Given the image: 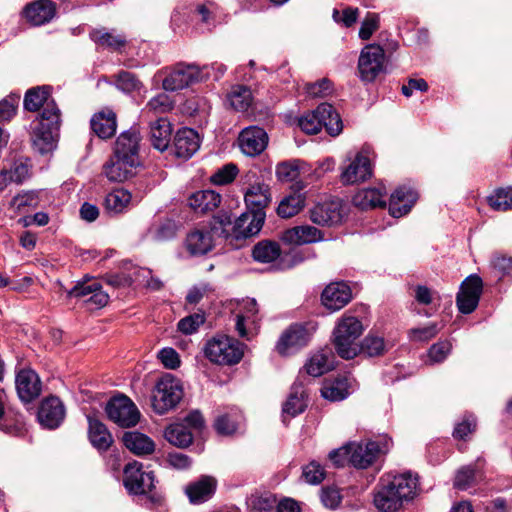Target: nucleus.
I'll return each mask as SVG.
<instances>
[{"label": "nucleus", "instance_id": "5", "mask_svg": "<svg viewBox=\"0 0 512 512\" xmlns=\"http://www.w3.org/2000/svg\"><path fill=\"white\" fill-rule=\"evenodd\" d=\"M205 356L219 365H233L243 357L242 345L226 335H217L208 340L204 348Z\"/></svg>", "mask_w": 512, "mask_h": 512}, {"label": "nucleus", "instance_id": "2", "mask_svg": "<svg viewBox=\"0 0 512 512\" xmlns=\"http://www.w3.org/2000/svg\"><path fill=\"white\" fill-rule=\"evenodd\" d=\"M417 488V478L410 472L382 478L374 494V505L382 512H396L404 500L411 499Z\"/></svg>", "mask_w": 512, "mask_h": 512}, {"label": "nucleus", "instance_id": "63", "mask_svg": "<svg viewBox=\"0 0 512 512\" xmlns=\"http://www.w3.org/2000/svg\"><path fill=\"white\" fill-rule=\"evenodd\" d=\"M140 81L130 72L122 71L117 76V87L124 92L138 90Z\"/></svg>", "mask_w": 512, "mask_h": 512}, {"label": "nucleus", "instance_id": "64", "mask_svg": "<svg viewBox=\"0 0 512 512\" xmlns=\"http://www.w3.org/2000/svg\"><path fill=\"white\" fill-rule=\"evenodd\" d=\"M99 286L100 284L96 281L91 283H78L68 292V296L87 299L94 291L98 290Z\"/></svg>", "mask_w": 512, "mask_h": 512}, {"label": "nucleus", "instance_id": "59", "mask_svg": "<svg viewBox=\"0 0 512 512\" xmlns=\"http://www.w3.org/2000/svg\"><path fill=\"white\" fill-rule=\"evenodd\" d=\"M276 175L280 181L290 182L299 175L298 165L294 162H283L277 165Z\"/></svg>", "mask_w": 512, "mask_h": 512}, {"label": "nucleus", "instance_id": "6", "mask_svg": "<svg viewBox=\"0 0 512 512\" xmlns=\"http://www.w3.org/2000/svg\"><path fill=\"white\" fill-rule=\"evenodd\" d=\"M183 390L179 380L167 374L156 384L152 395V407L158 414L173 409L182 399Z\"/></svg>", "mask_w": 512, "mask_h": 512}, {"label": "nucleus", "instance_id": "55", "mask_svg": "<svg viewBox=\"0 0 512 512\" xmlns=\"http://www.w3.org/2000/svg\"><path fill=\"white\" fill-rule=\"evenodd\" d=\"M306 408V402L303 395L297 393L290 394L289 398L283 405V413L294 417L302 413Z\"/></svg>", "mask_w": 512, "mask_h": 512}, {"label": "nucleus", "instance_id": "38", "mask_svg": "<svg viewBox=\"0 0 512 512\" xmlns=\"http://www.w3.org/2000/svg\"><path fill=\"white\" fill-rule=\"evenodd\" d=\"M332 358L329 351H319L310 357L305 369L309 375L319 377L333 368Z\"/></svg>", "mask_w": 512, "mask_h": 512}, {"label": "nucleus", "instance_id": "25", "mask_svg": "<svg viewBox=\"0 0 512 512\" xmlns=\"http://www.w3.org/2000/svg\"><path fill=\"white\" fill-rule=\"evenodd\" d=\"M55 5L49 0H37L26 6L24 16L33 26L48 23L55 16Z\"/></svg>", "mask_w": 512, "mask_h": 512}, {"label": "nucleus", "instance_id": "54", "mask_svg": "<svg viewBox=\"0 0 512 512\" xmlns=\"http://www.w3.org/2000/svg\"><path fill=\"white\" fill-rule=\"evenodd\" d=\"M441 330L436 323H432L426 327L410 329L408 334L412 341L426 342L434 338Z\"/></svg>", "mask_w": 512, "mask_h": 512}, {"label": "nucleus", "instance_id": "18", "mask_svg": "<svg viewBox=\"0 0 512 512\" xmlns=\"http://www.w3.org/2000/svg\"><path fill=\"white\" fill-rule=\"evenodd\" d=\"M200 143V136L194 129H179L173 140L174 153L178 158L189 159L198 151Z\"/></svg>", "mask_w": 512, "mask_h": 512}, {"label": "nucleus", "instance_id": "34", "mask_svg": "<svg viewBox=\"0 0 512 512\" xmlns=\"http://www.w3.org/2000/svg\"><path fill=\"white\" fill-rule=\"evenodd\" d=\"M88 423V435L91 444L100 451L107 450L111 446L113 438L106 426L91 416H88Z\"/></svg>", "mask_w": 512, "mask_h": 512}, {"label": "nucleus", "instance_id": "32", "mask_svg": "<svg viewBox=\"0 0 512 512\" xmlns=\"http://www.w3.org/2000/svg\"><path fill=\"white\" fill-rule=\"evenodd\" d=\"M216 481L209 476H203L198 481L186 487V494L191 503L198 504L207 501L215 492Z\"/></svg>", "mask_w": 512, "mask_h": 512}, {"label": "nucleus", "instance_id": "21", "mask_svg": "<svg viewBox=\"0 0 512 512\" xmlns=\"http://www.w3.org/2000/svg\"><path fill=\"white\" fill-rule=\"evenodd\" d=\"M352 298L350 287L344 282L329 284L322 292L323 305L331 310L337 311L343 308Z\"/></svg>", "mask_w": 512, "mask_h": 512}, {"label": "nucleus", "instance_id": "48", "mask_svg": "<svg viewBox=\"0 0 512 512\" xmlns=\"http://www.w3.org/2000/svg\"><path fill=\"white\" fill-rule=\"evenodd\" d=\"M249 503L253 510L268 512L277 506V499L270 492L255 493L249 498Z\"/></svg>", "mask_w": 512, "mask_h": 512}, {"label": "nucleus", "instance_id": "60", "mask_svg": "<svg viewBox=\"0 0 512 512\" xmlns=\"http://www.w3.org/2000/svg\"><path fill=\"white\" fill-rule=\"evenodd\" d=\"M332 90V83L327 78L306 85V92L312 97H325L331 94Z\"/></svg>", "mask_w": 512, "mask_h": 512}, {"label": "nucleus", "instance_id": "43", "mask_svg": "<svg viewBox=\"0 0 512 512\" xmlns=\"http://www.w3.org/2000/svg\"><path fill=\"white\" fill-rule=\"evenodd\" d=\"M305 205V197L301 193H293L285 197L278 205L277 213L282 218H291L298 214Z\"/></svg>", "mask_w": 512, "mask_h": 512}, {"label": "nucleus", "instance_id": "12", "mask_svg": "<svg viewBox=\"0 0 512 512\" xmlns=\"http://www.w3.org/2000/svg\"><path fill=\"white\" fill-rule=\"evenodd\" d=\"M314 327L302 324L291 325L279 338L276 349L279 354L286 356L297 352L308 344Z\"/></svg>", "mask_w": 512, "mask_h": 512}, {"label": "nucleus", "instance_id": "22", "mask_svg": "<svg viewBox=\"0 0 512 512\" xmlns=\"http://www.w3.org/2000/svg\"><path fill=\"white\" fill-rule=\"evenodd\" d=\"M418 198L417 192L406 186L398 187L390 196L389 199V212L395 217H402L406 215Z\"/></svg>", "mask_w": 512, "mask_h": 512}, {"label": "nucleus", "instance_id": "9", "mask_svg": "<svg viewBox=\"0 0 512 512\" xmlns=\"http://www.w3.org/2000/svg\"><path fill=\"white\" fill-rule=\"evenodd\" d=\"M389 450V443L385 440L352 442L349 443V463L357 469H366L374 463L381 453Z\"/></svg>", "mask_w": 512, "mask_h": 512}, {"label": "nucleus", "instance_id": "42", "mask_svg": "<svg viewBox=\"0 0 512 512\" xmlns=\"http://www.w3.org/2000/svg\"><path fill=\"white\" fill-rule=\"evenodd\" d=\"M164 435L168 442L178 447H187L193 440L191 431L183 423L170 425L166 428Z\"/></svg>", "mask_w": 512, "mask_h": 512}, {"label": "nucleus", "instance_id": "14", "mask_svg": "<svg viewBox=\"0 0 512 512\" xmlns=\"http://www.w3.org/2000/svg\"><path fill=\"white\" fill-rule=\"evenodd\" d=\"M212 228L213 219L209 226H202L188 233L185 243L191 255H205L213 249L216 239H224V235L215 234Z\"/></svg>", "mask_w": 512, "mask_h": 512}, {"label": "nucleus", "instance_id": "44", "mask_svg": "<svg viewBox=\"0 0 512 512\" xmlns=\"http://www.w3.org/2000/svg\"><path fill=\"white\" fill-rule=\"evenodd\" d=\"M252 99L251 90L242 85L232 87L228 94L231 107L237 111H246L250 107Z\"/></svg>", "mask_w": 512, "mask_h": 512}, {"label": "nucleus", "instance_id": "3", "mask_svg": "<svg viewBox=\"0 0 512 512\" xmlns=\"http://www.w3.org/2000/svg\"><path fill=\"white\" fill-rule=\"evenodd\" d=\"M265 220V212H254L249 210L241 214L235 221H232L228 212H221L213 217V228L215 234L224 235V239H243L259 233Z\"/></svg>", "mask_w": 512, "mask_h": 512}, {"label": "nucleus", "instance_id": "1", "mask_svg": "<svg viewBox=\"0 0 512 512\" xmlns=\"http://www.w3.org/2000/svg\"><path fill=\"white\" fill-rule=\"evenodd\" d=\"M24 108L32 112L42 108L41 113L31 123L32 142L39 153L50 152L55 147L60 128V111L54 100L49 98V88L29 89L24 97Z\"/></svg>", "mask_w": 512, "mask_h": 512}, {"label": "nucleus", "instance_id": "35", "mask_svg": "<svg viewBox=\"0 0 512 512\" xmlns=\"http://www.w3.org/2000/svg\"><path fill=\"white\" fill-rule=\"evenodd\" d=\"M172 127L166 118H159L151 124L150 140L154 148L165 151L170 143Z\"/></svg>", "mask_w": 512, "mask_h": 512}, {"label": "nucleus", "instance_id": "24", "mask_svg": "<svg viewBox=\"0 0 512 512\" xmlns=\"http://www.w3.org/2000/svg\"><path fill=\"white\" fill-rule=\"evenodd\" d=\"M310 219L318 225H334L341 222V206L338 201H327L315 205L310 211Z\"/></svg>", "mask_w": 512, "mask_h": 512}, {"label": "nucleus", "instance_id": "13", "mask_svg": "<svg viewBox=\"0 0 512 512\" xmlns=\"http://www.w3.org/2000/svg\"><path fill=\"white\" fill-rule=\"evenodd\" d=\"M123 482L129 493L145 494L154 487V475L152 472L142 471V464L133 461L124 468Z\"/></svg>", "mask_w": 512, "mask_h": 512}, {"label": "nucleus", "instance_id": "56", "mask_svg": "<svg viewBox=\"0 0 512 512\" xmlns=\"http://www.w3.org/2000/svg\"><path fill=\"white\" fill-rule=\"evenodd\" d=\"M303 477L309 484H319L325 478L323 467L316 461H311L303 469Z\"/></svg>", "mask_w": 512, "mask_h": 512}, {"label": "nucleus", "instance_id": "31", "mask_svg": "<svg viewBox=\"0 0 512 512\" xmlns=\"http://www.w3.org/2000/svg\"><path fill=\"white\" fill-rule=\"evenodd\" d=\"M122 440L125 447L138 456L149 455L155 450L154 441L138 431L125 432Z\"/></svg>", "mask_w": 512, "mask_h": 512}, {"label": "nucleus", "instance_id": "10", "mask_svg": "<svg viewBox=\"0 0 512 512\" xmlns=\"http://www.w3.org/2000/svg\"><path fill=\"white\" fill-rule=\"evenodd\" d=\"M108 418L123 428L135 426L140 419L136 405L124 395L112 398L106 405Z\"/></svg>", "mask_w": 512, "mask_h": 512}, {"label": "nucleus", "instance_id": "20", "mask_svg": "<svg viewBox=\"0 0 512 512\" xmlns=\"http://www.w3.org/2000/svg\"><path fill=\"white\" fill-rule=\"evenodd\" d=\"M64 416V407L59 398L48 397L42 401L38 411V420L42 426L49 429L57 428Z\"/></svg>", "mask_w": 512, "mask_h": 512}, {"label": "nucleus", "instance_id": "39", "mask_svg": "<svg viewBox=\"0 0 512 512\" xmlns=\"http://www.w3.org/2000/svg\"><path fill=\"white\" fill-rule=\"evenodd\" d=\"M349 381L347 377H339L332 381L325 382L321 394L330 401H341L349 395Z\"/></svg>", "mask_w": 512, "mask_h": 512}, {"label": "nucleus", "instance_id": "8", "mask_svg": "<svg viewBox=\"0 0 512 512\" xmlns=\"http://www.w3.org/2000/svg\"><path fill=\"white\" fill-rule=\"evenodd\" d=\"M359 77L364 82H373L385 72V52L378 44H368L360 52L358 59Z\"/></svg>", "mask_w": 512, "mask_h": 512}, {"label": "nucleus", "instance_id": "40", "mask_svg": "<svg viewBox=\"0 0 512 512\" xmlns=\"http://www.w3.org/2000/svg\"><path fill=\"white\" fill-rule=\"evenodd\" d=\"M252 255L257 262L270 263L280 257L281 248L275 241L262 240L253 247Z\"/></svg>", "mask_w": 512, "mask_h": 512}, {"label": "nucleus", "instance_id": "17", "mask_svg": "<svg viewBox=\"0 0 512 512\" xmlns=\"http://www.w3.org/2000/svg\"><path fill=\"white\" fill-rule=\"evenodd\" d=\"M15 385L19 398L26 403L36 399L42 389L40 378L32 369L20 370L16 375Z\"/></svg>", "mask_w": 512, "mask_h": 512}, {"label": "nucleus", "instance_id": "62", "mask_svg": "<svg viewBox=\"0 0 512 512\" xmlns=\"http://www.w3.org/2000/svg\"><path fill=\"white\" fill-rule=\"evenodd\" d=\"M451 348L452 345L449 341H440L433 344L428 352L430 360L435 363L444 361L449 355Z\"/></svg>", "mask_w": 512, "mask_h": 512}, {"label": "nucleus", "instance_id": "11", "mask_svg": "<svg viewBox=\"0 0 512 512\" xmlns=\"http://www.w3.org/2000/svg\"><path fill=\"white\" fill-rule=\"evenodd\" d=\"M370 148L363 147L349 163L342 168L341 181L350 185L366 181L372 176Z\"/></svg>", "mask_w": 512, "mask_h": 512}, {"label": "nucleus", "instance_id": "37", "mask_svg": "<svg viewBox=\"0 0 512 512\" xmlns=\"http://www.w3.org/2000/svg\"><path fill=\"white\" fill-rule=\"evenodd\" d=\"M129 191L118 188L108 193L104 199V207L110 214H119L126 210L131 202Z\"/></svg>", "mask_w": 512, "mask_h": 512}, {"label": "nucleus", "instance_id": "7", "mask_svg": "<svg viewBox=\"0 0 512 512\" xmlns=\"http://www.w3.org/2000/svg\"><path fill=\"white\" fill-rule=\"evenodd\" d=\"M209 68V66L200 68L195 64H177L163 80V88L166 91H177L204 81L209 76Z\"/></svg>", "mask_w": 512, "mask_h": 512}, {"label": "nucleus", "instance_id": "46", "mask_svg": "<svg viewBox=\"0 0 512 512\" xmlns=\"http://www.w3.org/2000/svg\"><path fill=\"white\" fill-rule=\"evenodd\" d=\"M488 204L493 210L507 211L512 209V188H500L488 198Z\"/></svg>", "mask_w": 512, "mask_h": 512}, {"label": "nucleus", "instance_id": "61", "mask_svg": "<svg viewBox=\"0 0 512 512\" xmlns=\"http://www.w3.org/2000/svg\"><path fill=\"white\" fill-rule=\"evenodd\" d=\"M158 359L165 368L174 370L180 366V357L177 351L173 348L166 347L158 352Z\"/></svg>", "mask_w": 512, "mask_h": 512}, {"label": "nucleus", "instance_id": "30", "mask_svg": "<svg viewBox=\"0 0 512 512\" xmlns=\"http://www.w3.org/2000/svg\"><path fill=\"white\" fill-rule=\"evenodd\" d=\"M386 189L383 186L361 189L353 196V204L360 209L383 207L386 204Z\"/></svg>", "mask_w": 512, "mask_h": 512}, {"label": "nucleus", "instance_id": "33", "mask_svg": "<svg viewBox=\"0 0 512 512\" xmlns=\"http://www.w3.org/2000/svg\"><path fill=\"white\" fill-rule=\"evenodd\" d=\"M245 203L249 210L254 212H264V208L270 203V193L268 185L264 183H255L245 192Z\"/></svg>", "mask_w": 512, "mask_h": 512}, {"label": "nucleus", "instance_id": "49", "mask_svg": "<svg viewBox=\"0 0 512 512\" xmlns=\"http://www.w3.org/2000/svg\"><path fill=\"white\" fill-rule=\"evenodd\" d=\"M477 472L472 466L461 467L455 476L454 487L459 490H466L476 483Z\"/></svg>", "mask_w": 512, "mask_h": 512}, {"label": "nucleus", "instance_id": "57", "mask_svg": "<svg viewBox=\"0 0 512 512\" xmlns=\"http://www.w3.org/2000/svg\"><path fill=\"white\" fill-rule=\"evenodd\" d=\"M359 17V9L346 7L342 12L333 10V19L337 23H342L345 27L353 26Z\"/></svg>", "mask_w": 512, "mask_h": 512}, {"label": "nucleus", "instance_id": "36", "mask_svg": "<svg viewBox=\"0 0 512 512\" xmlns=\"http://www.w3.org/2000/svg\"><path fill=\"white\" fill-rule=\"evenodd\" d=\"M343 330H334L333 343L337 354L343 359H353L359 354L358 338L346 337Z\"/></svg>", "mask_w": 512, "mask_h": 512}, {"label": "nucleus", "instance_id": "52", "mask_svg": "<svg viewBox=\"0 0 512 512\" xmlns=\"http://www.w3.org/2000/svg\"><path fill=\"white\" fill-rule=\"evenodd\" d=\"M380 17L376 13H368L361 23L359 29V38L362 40H369L374 32L379 29Z\"/></svg>", "mask_w": 512, "mask_h": 512}, {"label": "nucleus", "instance_id": "23", "mask_svg": "<svg viewBox=\"0 0 512 512\" xmlns=\"http://www.w3.org/2000/svg\"><path fill=\"white\" fill-rule=\"evenodd\" d=\"M139 165L133 160L116 157L115 153L103 166V174L111 182H124L134 175V169Z\"/></svg>", "mask_w": 512, "mask_h": 512}, {"label": "nucleus", "instance_id": "53", "mask_svg": "<svg viewBox=\"0 0 512 512\" xmlns=\"http://www.w3.org/2000/svg\"><path fill=\"white\" fill-rule=\"evenodd\" d=\"M483 282L482 279L477 275L468 276L461 284L460 292L469 295V297H475L479 301L482 294Z\"/></svg>", "mask_w": 512, "mask_h": 512}, {"label": "nucleus", "instance_id": "47", "mask_svg": "<svg viewBox=\"0 0 512 512\" xmlns=\"http://www.w3.org/2000/svg\"><path fill=\"white\" fill-rule=\"evenodd\" d=\"M344 330L340 332L346 337L359 338L363 332V325L359 319L351 315H344L334 330Z\"/></svg>", "mask_w": 512, "mask_h": 512}, {"label": "nucleus", "instance_id": "27", "mask_svg": "<svg viewBox=\"0 0 512 512\" xmlns=\"http://www.w3.org/2000/svg\"><path fill=\"white\" fill-rule=\"evenodd\" d=\"M221 200V195L213 190H200L188 198V205L195 213L206 214L218 208Z\"/></svg>", "mask_w": 512, "mask_h": 512}, {"label": "nucleus", "instance_id": "45", "mask_svg": "<svg viewBox=\"0 0 512 512\" xmlns=\"http://www.w3.org/2000/svg\"><path fill=\"white\" fill-rule=\"evenodd\" d=\"M241 415L238 410L219 415L214 422L216 431L221 435H231L238 429Z\"/></svg>", "mask_w": 512, "mask_h": 512}, {"label": "nucleus", "instance_id": "50", "mask_svg": "<svg viewBox=\"0 0 512 512\" xmlns=\"http://www.w3.org/2000/svg\"><path fill=\"white\" fill-rule=\"evenodd\" d=\"M174 106L170 96L162 92L152 99L146 105V109L155 114H164L169 112Z\"/></svg>", "mask_w": 512, "mask_h": 512}, {"label": "nucleus", "instance_id": "26", "mask_svg": "<svg viewBox=\"0 0 512 512\" xmlns=\"http://www.w3.org/2000/svg\"><path fill=\"white\" fill-rule=\"evenodd\" d=\"M319 229L309 225L295 226L282 233L281 239L284 243L291 245H304L317 242L322 239Z\"/></svg>", "mask_w": 512, "mask_h": 512}, {"label": "nucleus", "instance_id": "41", "mask_svg": "<svg viewBox=\"0 0 512 512\" xmlns=\"http://www.w3.org/2000/svg\"><path fill=\"white\" fill-rule=\"evenodd\" d=\"M391 347L392 344L386 342L383 337L370 333L361 342L359 353L369 357H376L383 355Z\"/></svg>", "mask_w": 512, "mask_h": 512}, {"label": "nucleus", "instance_id": "16", "mask_svg": "<svg viewBox=\"0 0 512 512\" xmlns=\"http://www.w3.org/2000/svg\"><path fill=\"white\" fill-rule=\"evenodd\" d=\"M238 143L245 155L255 157L267 147L268 135L263 128L250 126L240 132Z\"/></svg>", "mask_w": 512, "mask_h": 512}, {"label": "nucleus", "instance_id": "51", "mask_svg": "<svg viewBox=\"0 0 512 512\" xmlns=\"http://www.w3.org/2000/svg\"><path fill=\"white\" fill-rule=\"evenodd\" d=\"M205 322L204 314L195 313L181 319L178 324V330L183 334L190 335L195 333L198 328Z\"/></svg>", "mask_w": 512, "mask_h": 512}, {"label": "nucleus", "instance_id": "19", "mask_svg": "<svg viewBox=\"0 0 512 512\" xmlns=\"http://www.w3.org/2000/svg\"><path fill=\"white\" fill-rule=\"evenodd\" d=\"M140 134L136 129H129L122 132L114 146V153L116 157L122 159L133 160V162H139V143Z\"/></svg>", "mask_w": 512, "mask_h": 512}, {"label": "nucleus", "instance_id": "4", "mask_svg": "<svg viewBox=\"0 0 512 512\" xmlns=\"http://www.w3.org/2000/svg\"><path fill=\"white\" fill-rule=\"evenodd\" d=\"M298 126L307 134H317L322 128L330 136H338L343 129L342 120L331 104L321 103L314 111H311L298 119Z\"/></svg>", "mask_w": 512, "mask_h": 512}, {"label": "nucleus", "instance_id": "28", "mask_svg": "<svg viewBox=\"0 0 512 512\" xmlns=\"http://www.w3.org/2000/svg\"><path fill=\"white\" fill-rule=\"evenodd\" d=\"M92 131L101 139L112 137L117 129L116 114L110 109H103L93 115L90 121Z\"/></svg>", "mask_w": 512, "mask_h": 512}, {"label": "nucleus", "instance_id": "15", "mask_svg": "<svg viewBox=\"0 0 512 512\" xmlns=\"http://www.w3.org/2000/svg\"><path fill=\"white\" fill-rule=\"evenodd\" d=\"M257 303L255 299L243 300L239 312L235 316V328L241 338L250 340L257 334Z\"/></svg>", "mask_w": 512, "mask_h": 512}, {"label": "nucleus", "instance_id": "29", "mask_svg": "<svg viewBox=\"0 0 512 512\" xmlns=\"http://www.w3.org/2000/svg\"><path fill=\"white\" fill-rule=\"evenodd\" d=\"M90 39L99 47L118 51L126 45V36L107 28H95L89 33Z\"/></svg>", "mask_w": 512, "mask_h": 512}, {"label": "nucleus", "instance_id": "58", "mask_svg": "<svg viewBox=\"0 0 512 512\" xmlns=\"http://www.w3.org/2000/svg\"><path fill=\"white\" fill-rule=\"evenodd\" d=\"M151 274V271L145 268H138L134 271L132 275H114L109 279V283L115 286H130L133 282H136L139 276L146 277Z\"/></svg>", "mask_w": 512, "mask_h": 512}]
</instances>
